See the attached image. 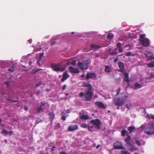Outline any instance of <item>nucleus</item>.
I'll return each instance as SVG.
<instances>
[{
    "label": "nucleus",
    "instance_id": "62",
    "mask_svg": "<svg viewBox=\"0 0 154 154\" xmlns=\"http://www.w3.org/2000/svg\"><path fill=\"white\" fill-rule=\"evenodd\" d=\"M59 154H67L66 152H60Z\"/></svg>",
    "mask_w": 154,
    "mask_h": 154
},
{
    "label": "nucleus",
    "instance_id": "5",
    "mask_svg": "<svg viewBox=\"0 0 154 154\" xmlns=\"http://www.w3.org/2000/svg\"><path fill=\"white\" fill-rule=\"evenodd\" d=\"M92 89H88L85 93V99L86 101H89L92 99L93 94L92 91Z\"/></svg>",
    "mask_w": 154,
    "mask_h": 154
},
{
    "label": "nucleus",
    "instance_id": "10",
    "mask_svg": "<svg viewBox=\"0 0 154 154\" xmlns=\"http://www.w3.org/2000/svg\"><path fill=\"white\" fill-rule=\"evenodd\" d=\"M96 77V74L93 72H88L86 74V79H88L90 78L92 79H94Z\"/></svg>",
    "mask_w": 154,
    "mask_h": 154
},
{
    "label": "nucleus",
    "instance_id": "2",
    "mask_svg": "<svg viewBox=\"0 0 154 154\" xmlns=\"http://www.w3.org/2000/svg\"><path fill=\"white\" fill-rule=\"evenodd\" d=\"M118 66L120 69L118 70V71L123 73L124 75V80L125 82H126L128 84L130 82L129 80V74L127 72L124 70V63L122 62H119L118 63Z\"/></svg>",
    "mask_w": 154,
    "mask_h": 154
},
{
    "label": "nucleus",
    "instance_id": "24",
    "mask_svg": "<svg viewBox=\"0 0 154 154\" xmlns=\"http://www.w3.org/2000/svg\"><path fill=\"white\" fill-rule=\"evenodd\" d=\"M145 35L144 34H141L140 35V39H139V41L140 42L142 40L144 39H145L146 38H145Z\"/></svg>",
    "mask_w": 154,
    "mask_h": 154
},
{
    "label": "nucleus",
    "instance_id": "42",
    "mask_svg": "<svg viewBox=\"0 0 154 154\" xmlns=\"http://www.w3.org/2000/svg\"><path fill=\"white\" fill-rule=\"evenodd\" d=\"M119 48V53H121L123 51V49L122 47Z\"/></svg>",
    "mask_w": 154,
    "mask_h": 154
},
{
    "label": "nucleus",
    "instance_id": "46",
    "mask_svg": "<svg viewBox=\"0 0 154 154\" xmlns=\"http://www.w3.org/2000/svg\"><path fill=\"white\" fill-rule=\"evenodd\" d=\"M130 106L128 104H126L125 105V107L128 109H130Z\"/></svg>",
    "mask_w": 154,
    "mask_h": 154
},
{
    "label": "nucleus",
    "instance_id": "44",
    "mask_svg": "<svg viewBox=\"0 0 154 154\" xmlns=\"http://www.w3.org/2000/svg\"><path fill=\"white\" fill-rule=\"evenodd\" d=\"M100 48V46L98 45H95V46L94 47V48L95 49H98Z\"/></svg>",
    "mask_w": 154,
    "mask_h": 154
},
{
    "label": "nucleus",
    "instance_id": "1",
    "mask_svg": "<svg viewBox=\"0 0 154 154\" xmlns=\"http://www.w3.org/2000/svg\"><path fill=\"white\" fill-rule=\"evenodd\" d=\"M119 97L115 98L113 100V102L115 106H122L125 103L126 100L128 97V96L125 93H121Z\"/></svg>",
    "mask_w": 154,
    "mask_h": 154
},
{
    "label": "nucleus",
    "instance_id": "47",
    "mask_svg": "<svg viewBox=\"0 0 154 154\" xmlns=\"http://www.w3.org/2000/svg\"><path fill=\"white\" fill-rule=\"evenodd\" d=\"M84 95V94L83 92H81L79 94V96L81 97L83 96Z\"/></svg>",
    "mask_w": 154,
    "mask_h": 154
},
{
    "label": "nucleus",
    "instance_id": "3",
    "mask_svg": "<svg viewBox=\"0 0 154 154\" xmlns=\"http://www.w3.org/2000/svg\"><path fill=\"white\" fill-rule=\"evenodd\" d=\"M91 62L90 59H88L84 61L83 63L79 62L78 66L79 68L82 70L87 69Z\"/></svg>",
    "mask_w": 154,
    "mask_h": 154
},
{
    "label": "nucleus",
    "instance_id": "45",
    "mask_svg": "<svg viewBox=\"0 0 154 154\" xmlns=\"http://www.w3.org/2000/svg\"><path fill=\"white\" fill-rule=\"evenodd\" d=\"M41 82H38L36 84V87H38L40 85H41Z\"/></svg>",
    "mask_w": 154,
    "mask_h": 154
},
{
    "label": "nucleus",
    "instance_id": "37",
    "mask_svg": "<svg viewBox=\"0 0 154 154\" xmlns=\"http://www.w3.org/2000/svg\"><path fill=\"white\" fill-rule=\"evenodd\" d=\"M81 127L83 128H86L87 127V125L86 124H82L81 125Z\"/></svg>",
    "mask_w": 154,
    "mask_h": 154
},
{
    "label": "nucleus",
    "instance_id": "18",
    "mask_svg": "<svg viewBox=\"0 0 154 154\" xmlns=\"http://www.w3.org/2000/svg\"><path fill=\"white\" fill-rule=\"evenodd\" d=\"M128 134H129L128 133L127 134V137L125 139V142L126 143L125 145L127 144H128L130 143V141L131 140V136Z\"/></svg>",
    "mask_w": 154,
    "mask_h": 154
},
{
    "label": "nucleus",
    "instance_id": "33",
    "mask_svg": "<svg viewBox=\"0 0 154 154\" xmlns=\"http://www.w3.org/2000/svg\"><path fill=\"white\" fill-rule=\"evenodd\" d=\"M117 54V52L115 51H113L109 53V54L112 56L116 55Z\"/></svg>",
    "mask_w": 154,
    "mask_h": 154
},
{
    "label": "nucleus",
    "instance_id": "55",
    "mask_svg": "<svg viewBox=\"0 0 154 154\" xmlns=\"http://www.w3.org/2000/svg\"><path fill=\"white\" fill-rule=\"evenodd\" d=\"M56 42V41H55L54 42H51L50 44L51 45H54Z\"/></svg>",
    "mask_w": 154,
    "mask_h": 154
},
{
    "label": "nucleus",
    "instance_id": "19",
    "mask_svg": "<svg viewBox=\"0 0 154 154\" xmlns=\"http://www.w3.org/2000/svg\"><path fill=\"white\" fill-rule=\"evenodd\" d=\"M48 115L49 116V118L51 119V122H52L55 117V115L53 112H51L49 113Z\"/></svg>",
    "mask_w": 154,
    "mask_h": 154
},
{
    "label": "nucleus",
    "instance_id": "31",
    "mask_svg": "<svg viewBox=\"0 0 154 154\" xmlns=\"http://www.w3.org/2000/svg\"><path fill=\"white\" fill-rule=\"evenodd\" d=\"M131 55L133 57L134 56V54H132L131 53V52H127L125 54V55L128 57L130 56Z\"/></svg>",
    "mask_w": 154,
    "mask_h": 154
},
{
    "label": "nucleus",
    "instance_id": "9",
    "mask_svg": "<svg viewBox=\"0 0 154 154\" xmlns=\"http://www.w3.org/2000/svg\"><path fill=\"white\" fill-rule=\"evenodd\" d=\"M146 57L149 60H154V56L152 52L147 51L144 53Z\"/></svg>",
    "mask_w": 154,
    "mask_h": 154
},
{
    "label": "nucleus",
    "instance_id": "15",
    "mask_svg": "<svg viewBox=\"0 0 154 154\" xmlns=\"http://www.w3.org/2000/svg\"><path fill=\"white\" fill-rule=\"evenodd\" d=\"M143 45L144 47L148 46L149 45V39L147 38L145 39L140 42Z\"/></svg>",
    "mask_w": 154,
    "mask_h": 154
},
{
    "label": "nucleus",
    "instance_id": "40",
    "mask_svg": "<svg viewBox=\"0 0 154 154\" xmlns=\"http://www.w3.org/2000/svg\"><path fill=\"white\" fill-rule=\"evenodd\" d=\"M76 61L74 60H73L71 63V64L73 66H75L76 64Z\"/></svg>",
    "mask_w": 154,
    "mask_h": 154
},
{
    "label": "nucleus",
    "instance_id": "30",
    "mask_svg": "<svg viewBox=\"0 0 154 154\" xmlns=\"http://www.w3.org/2000/svg\"><path fill=\"white\" fill-rule=\"evenodd\" d=\"M121 152V154H131L129 152L125 150H122Z\"/></svg>",
    "mask_w": 154,
    "mask_h": 154
},
{
    "label": "nucleus",
    "instance_id": "34",
    "mask_svg": "<svg viewBox=\"0 0 154 154\" xmlns=\"http://www.w3.org/2000/svg\"><path fill=\"white\" fill-rule=\"evenodd\" d=\"M135 141L136 143L137 144L138 146H140L141 145L140 142L139 140H138L136 139H135Z\"/></svg>",
    "mask_w": 154,
    "mask_h": 154
},
{
    "label": "nucleus",
    "instance_id": "63",
    "mask_svg": "<svg viewBox=\"0 0 154 154\" xmlns=\"http://www.w3.org/2000/svg\"><path fill=\"white\" fill-rule=\"evenodd\" d=\"M88 130L89 131H90V132H92V130H91L90 129V128L89 127H88Z\"/></svg>",
    "mask_w": 154,
    "mask_h": 154
},
{
    "label": "nucleus",
    "instance_id": "50",
    "mask_svg": "<svg viewBox=\"0 0 154 154\" xmlns=\"http://www.w3.org/2000/svg\"><path fill=\"white\" fill-rule=\"evenodd\" d=\"M66 85H64L63 86L62 88V90L63 91L64 90L66 89Z\"/></svg>",
    "mask_w": 154,
    "mask_h": 154
},
{
    "label": "nucleus",
    "instance_id": "36",
    "mask_svg": "<svg viewBox=\"0 0 154 154\" xmlns=\"http://www.w3.org/2000/svg\"><path fill=\"white\" fill-rule=\"evenodd\" d=\"M121 91V88H119L116 91V95L117 96L120 93Z\"/></svg>",
    "mask_w": 154,
    "mask_h": 154
},
{
    "label": "nucleus",
    "instance_id": "20",
    "mask_svg": "<svg viewBox=\"0 0 154 154\" xmlns=\"http://www.w3.org/2000/svg\"><path fill=\"white\" fill-rule=\"evenodd\" d=\"M79 118L80 119L82 120H87L90 119V118L89 117L88 115H85L83 114L82 115L80 116Z\"/></svg>",
    "mask_w": 154,
    "mask_h": 154
},
{
    "label": "nucleus",
    "instance_id": "23",
    "mask_svg": "<svg viewBox=\"0 0 154 154\" xmlns=\"http://www.w3.org/2000/svg\"><path fill=\"white\" fill-rule=\"evenodd\" d=\"M135 129V128L134 126H131L129 127L128 128V130L129 131L130 133H131Z\"/></svg>",
    "mask_w": 154,
    "mask_h": 154
},
{
    "label": "nucleus",
    "instance_id": "25",
    "mask_svg": "<svg viewBox=\"0 0 154 154\" xmlns=\"http://www.w3.org/2000/svg\"><path fill=\"white\" fill-rule=\"evenodd\" d=\"M148 66L149 67H154V61H151L150 63H148Z\"/></svg>",
    "mask_w": 154,
    "mask_h": 154
},
{
    "label": "nucleus",
    "instance_id": "39",
    "mask_svg": "<svg viewBox=\"0 0 154 154\" xmlns=\"http://www.w3.org/2000/svg\"><path fill=\"white\" fill-rule=\"evenodd\" d=\"M40 104H41V106H42V107L45 105L46 104V103L41 102Z\"/></svg>",
    "mask_w": 154,
    "mask_h": 154
},
{
    "label": "nucleus",
    "instance_id": "6",
    "mask_svg": "<svg viewBox=\"0 0 154 154\" xmlns=\"http://www.w3.org/2000/svg\"><path fill=\"white\" fill-rule=\"evenodd\" d=\"M90 122L92 123L94 127L98 129H100V125L101 122L98 119H93L90 121Z\"/></svg>",
    "mask_w": 154,
    "mask_h": 154
},
{
    "label": "nucleus",
    "instance_id": "56",
    "mask_svg": "<svg viewBox=\"0 0 154 154\" xmlns=\"http://www.w3.org/2000/svg\"><path fill=\"white\" fill-rule=\"evenodd\" d=\"M65 114H66L63 111V112H62L61 113V115L62 116H64V115H65Z\"/></svg>",
    "mask_w": 154,
    "mask_h": 154
},
{
    "label": "nucleus",
    "instance_id": "59",
    "mask_svg": "<svg viewBox=\"0 0 154 154\" xmlns=\"http://www.w3.org/2000/svg\"><path fill=\"white\" fill-rule=\"evenodd\" d=\"M37 63L38 64V65L40 66V61H39V60H38L37 61Z\"/></svg>",
    "mask_w": 154,
    "mask_h": 154
},
{
    "label": "nucleus",
    "instance_id": "32",
    "mask_svg": "<svg viewBox=\"0 0 154 154\" xmlns=\"http://www.w3.org/2000/svg\"><path fill=\"white\" fill-rule=\"evenodd\" d=\"M14 65H13L11 68H9L8 69V71L11 72H13L14 71Z\"/></svg>",
    "mask_w": 154,
    "mask_h": 154
},
{
    "label": "nucleus",
    "instance_id": "61",
    "mask_svg": "<svg viewBox=\"0 0 154 154\" xmlns=\"http://www.w3.org/2000/svg\"><path fill=\"white\" fill-rule=\"evenodd\" d=\"M13 131H8V134H11V135L13 133Z\"/></svg>",
    "mask_w": 154,
    "mask_h": 154
},
{
    "label": "nucleus",
    "instance_id": "21",
    "mask_svg": "<svg viewBox=\"0 0 154 154\" xmlns=\"http://www.w3.org/2000/svg\"><path fill=\"white\" fill-rule=\"evenodd\" d=\"M112 69L108 66H105L104 71L106 72L109 73L111 71Z\"/></svg>",
    "mask_w": 154,
    "mask_h": 154
},
{
    "label": "nucleus",
    "instance_id": "22",
    "mask_svg": "<svg viewBox=\"0 0 154 154\" xmlns=\"http://www.w3.org/2000/svg\"><path fill=\"white\" fill-rule=\"evenodd\" d=\"M134 86L135 89L140 88H141L142 87L141 85H140V84H139L137 82H136L135 83Z\"/></svg>",
    "mask_w": 154,
    "mask_h": 154
},
{
    "label": "nucleus",
    "instance_id": "49",
    "mask_svg": "<svg viewBox=\"0 0 154 154\" xmlns=\"http://www.w3.org/2000/svg\"><path fill=\"white\" fill-rule=\"evenodd\" d=\"M56 147L54 146H53L52 147V148L51 149V151H53L54 150V148Z\"/></svg>",
    "mask_w": 154,
    "mask_h": 154
},
{
    "label": "nucleus",
    "instance_id": "52",
    "mask_svg": "<svg viewBox=\"0 0 154 154\" xmlns=\"http://www.w3.org/2000/svg\"><path fill=\"white\" fill-rule=\"evenodd\" d=\"M24 109L25 111H27L28 110V108L27 106H25L24 108Z\"/></svg>",
    "mask_w": 154,
    "mask_h": 154
},
{
    "label": "nucleus",
    "instance_id": "35",
    "mask_svg": "<svg viewBox=\"0 0 154 154\" xmlns=\"http://www.w3.org/2000/svg\"><path fill=\"white\" fill-rule=\"evenodd\" d=\"M42 110V106H40V107L37 108V112H40Z\"/></svg>",
    "mask_w": 154,
    "mask_h": 154
},
{
    "label": "nucleus",
    "instance_id": "27",
    "mask_svg": "<svg viewBox=\"0 0 154 154\" xmlns=\"http://www.w3.org/2000/svg\"><path fill=\"white\" fill-rule=\"evenodd\" d=\"M113 35L112 33H108L107 36V38H109L110 39H112V38H113Z\"/></svg>",
    "mask_w": 154,
    "mask_h": 154
},
{
    "label": "nucleus",
    "instance_id": "53",
    "mask_svg": "<svg viewBox=\"0 0 154 154\" xmlns=\"http://www.w3.org/2000/svg\"><path fill=\"white\" fill-rule=\"evenodd\" d=\"M11 102H14V103H16V102H18V100H11Z\"/></svg>",
    "mask_w": 154,
    "mask_h": 154
},
{
    "label": "nucleus",
    "instance_id": "57",
    "mask_svg": "<svg viewBox=\"0 0 154 154\" xmlns=\"http://www.w3.org/2000/svg\"><path fill=\"white\" fill-rule=\"evenodd\" d=\"M70 112V110L69 109L66 110V112L67 113H69Z\"/></svg>",
    "mask_w": 154,
    "mask_h": 154
},
{
    "label": "nucleus",
    "instance_id": "54",
    "mask_svg": "<svg viewBox=\"0 0 154 154\" xmlns=\"http://www.w3.org/2000/svg\"><path fill=\"white\" fill-rule=\"evenodd\" d=\"M118 57H117V58H116L114 60V62L115 63H116V62L117 61H118Z\"/></svg>",
    "mask_w": 154,
    "mask_h": 154
},
{
    "label": "nucleus",
    "instance_id": "14",
    "mask_svg": "<svg viewBox=\"0 0 154 154\" xmlns=\"http://www.w3.org/2000/svg\"><path fill=\"white\" fill-rule=\"evenodd\" d=\"M95 104L98 107L102 109H105L106 108V107L105 106L104 104L101 102H95Z\"/></svg>",
    "mask_w": 154,
    "mask_h": 154
},
{
    "label": "nucleus",
    "instance_id": "7",
    "mask_svg": "<svg viewBox=\"0 0 154 154\" xmlns=\"http://www.w3.org/2000/svg\"><path fill=\"white\" fill-rule=\"evenodd\" d=\"M145 133L148 135H150L154 134V127L150 126L146 128L144 130Z\"/></svg>",
    "mask_w": 154,
    "mask_h": 154
},
{
    "label": "nucleus",
    "instance_id": "17",
    "mask_svg": "<svg viewBox=\"0 0 154 154\" xmlns=\"http://www.w3.org/2000/svg\"><path fill=\"white\" fill-rule=\"evenodd\" d=\"M82 86L83 87H88V89H92V87L91 86V84H90L89 83H83L82 84Z\"/></svg>",
    "mask_w": 154,
    "mask_h": 154
},
{
    "label": "nucleus",
    "instance_id": "4",
    "mask_svg": "<svg viewBox=\"0 0 154 154\" xmlns=\"http://www.w3.org/2000/svg\"><path fill=\"white\" fill-rule=\"evenodd\" d=\"M51 67L54 71L56 72L58 71H63L65 70L66 67H61V66L60 64H55L52 63L50 66Z\"/></svg>",
    "mask_w": 154,
    "mask_h": 154
},
{
    "label": "nucleus",
    "instance_id": "11",
    "mask_svg": "<svg viewBox=\"0 0 154 154\" xmlns=\"http://www.w3.org/2000/svg\"><path fill=\"white\" fill-rule=\"evenodd\" d=\"M69 72L71 73H78L79 72V70L77 68H74L72 66H70L68 68Z\"/></svg>",
    "mask_w": 154,
    "mask_h": 154
},
{
    "label": "nucleus",
    "instance_id": "8",
    "mask_svg": "<svg viewBox=\"0 0 154 154\" xmlns=\"http://www.w3.org/2000/svg\"><path fill=\"white\" fill-rule=\"evenodd\" d=\"M114 147L115 149H124L125 148L122 145V143L120 141H116L114 144Z\"/></svg>",
    "mask_w": 154,
    "mask_h": 154
},
{
    "label": "nucleus",
    "instance_id": "41",
    "mask_svg": "<svg viewBox=\"0 0 154 154\" xmlns=\"http://www.w3.org/2000/svg\"><path fill=\"white\" fill-rule=\"evenodd\" d=\"M148 118L149 119H154V115H151L150 116H149Z\"/></svg>",
    "mask_w": 154,
    "mask_h": 154
},
{
    "label": "nucleus",
    "instance_id": "60",
    "mask_svg": "<svg viewBox=\"0 0 154 154\" xmlns=\"http://www.w3.org/2000/svg\"><path fill=\"white\" fill-rule=\"evenodd\" d=\"M28 41L30 43L32 42V39H30L28 40Z\"/></svg>",
    "mask_w": 154,
    "mask_h": 154
},
{
    "label": "nucleus",
    "instance_id": "12",
    "mask_svg": "<svg viewBox=\"0 0 154 154\" xmlns=\"http://www.w3.org/2000/svg\"><path fill=\"white\" fill-rule=\"evenodd\" d=\"M69 77V75L67 71L64 72L63 75V77L61 79V82H63Z\"/></svg>",
    "mask_w": 154,
    "mask_h": 154
},
{
    "label": "nucleus",
    "instance_id": "38",
    "mask_svg": "<svg viewBox=\"0 0 154 154\" xmlns=\"http://www.w3.org/2000/svg\"><path fill=\"white\" fill-rule=\"evenodd\" d=\"M116 46L118 48L122 47L121 43L120 42H118L117 43Z\"/></svg>",
    "mask_w": 154,
    "mask_h": 154
},
{
    "label": "nucleus",
    "instance_id": "64",
    "mask_svg": "<svg viewBox=\"0 0 154 154\" xmlns=\"http://www.w3.org/2000/svg\"><path fill=\"white\" fill-rule=\"evenodd\" d=\"M100 145H99V144H98V145L97 146H96V148H97V149H98V148L100 147Z\"/></svg>",
    "mask_w": 154,
    "mask_h": 154
},
{
    "label": "nucleus",
    "instance_id": "26",
    "mask_svg": "<svg viewBox=\"0 0 154 154\" xmlns=\"http://www.w3.org/2000/svg\"><path fill=\"white\" fill-rule=\"evenodd\" d=\"M127 132L126 130L123 129L121 131V135L122 137H124Z\"/></svg>",
    "mask_w": 154,
    "mask_h": 154
},
{
    "label": "nucleus",
    "instance_id": "13",
    "mask_svg": "<svg viewBox=\"0 0 154 154\" xmlns=\"http://www.w3.org/2000/svg\"><path fill=\"white\" fill-rule=\"evenodd\" d=\"M78 127L77 125H70L68 127V130L70 131H73L78 130Z\"/></svg>",
    "mask_w": 154,
    "mask_h": 154
},
{
    "label": "nucleus",
    "instance_id": "51",
    "mask_svg": "<svg viewBox=\"0 0 154 154\" xmlns=\"http://www.w3.org/2000/svg\"><path fill=\"white\" fill-rule=\"evenodd\" d=\"M90 46L91 47V49H93V48H94V47L95 46V45H90Z\"/></svg>",
    "mask_w": 154,
    "mask_h": 154
},
{
    "label": "nucleus",
    "instance_id": "58",
    "mask_svg": "<svg viewBox=\"0 0 154 154\" xmlns=\"http://www.w3.org/2000/svg\"><path fill=\"white\" fill-rule=\"evenodd\" d=\"M40 92L39 91H37L36 94L38 96L39 94H40Z\"/></svg>",
    "mask_w": 154,
    "mask_h": 154
},
{
    "label": "nucleus",
    "instance_id": "29",
    "mask_svg": "<svg viewBox=\"0 0 154 154\" xmlns=\"http://www.w3.org/2000/svg\"><path fill=\"white\" fill-rule=\"evenodd\" d=\"M8 131L5 129H4L1 132V133L7 135L8 134Z\"/></svg>",
    "mask_w": 154,
    "mask_h": 154
},
{
    "label": "nucleus",
    "instance_id": "48",
    "mask_svg": "<svg viewBox=\"0 0 154 154\" xmlns=\"http://www.w3.org/2000/svg\"><path fill=\"white\" fill-rule=\"evenodd\" d=\"M66 116H63L62 117V119L63 120H65L66 119Z\"/></svg>",
    "mask_w": 154,
    "mask_h": 154
},
{
    "label": "nucleus",
    "instance_id": "43",
    "mask_svg": "<svg viewBox=\"0 0 154 154\" xmlns=\"http://www.w3.org/2000/svg\"><path fill=\"white\" fill-rule=\"evenodd\" d=\"M4 83L7 85V87H8L9 85V82L8 81H6Z\"/></svg>",
    "mask_w": 154,
    "mask_h": 154
},
{
    "label": "nucleus",
    "instance_id": "16",
    "mask_svg": "<svg viewBox=\"0 0 154 154\" xmlns=\"http://www.w3.org/2000/svg\"><path fill=\"white\" fill-rule=\"evenodd\" d=\"M125 145L128 149L131 151H133L134 150L136 149L134 147V146L131 143L128 144H125Z\"/></svg>",
    "mask_w": 154,
    "mask_h": 154
},
{
    "label": "nucleus",
    "instance_id": "28",
    "mask_svg": "<svg viewBox=\"0 0 154 154\" xmlns=\"http://www.w3.org/2000/svg\"><path fill=\"white\" fill-rule=\"evenodd\" d=\"M41 70H43V69H33L32 70V72L33 73L35 74Z\"/></svg>",
    "mask_w": 154,
    "mask_h": 154
}]
</instances>
